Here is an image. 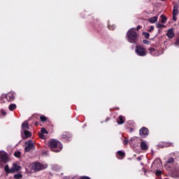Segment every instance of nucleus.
Here are the masks:
<instances>
[{
	"label": "nucleus",
	"mask_w": 179,
	"mask_h": 179,
	"mask_svg": "<svg viewBox=\"0 0 179 179\" xmlns=\"http://www.w3.org/2000/svg\"><path fill=\"white\" fill-rule=\"evenodd\" d=\"M48 146L50 148H51L52 151L55 152V153H58V152H61V150H62V148H64V146L62 145V143L55 139H51L48 142Z\"/></svg>",
	"instance_id": "f257e3e1"
},
{
	"label": "nucleus",
	"mask_w": 179,
	"mask_h": 179,
	"mask_svg": "<svg viewBox=\"0 0 179 179\" xmlns=\"http://www.w3.org/2000/svg\"><path fill=\"white\" fill-rule=\"evenodd\" d=\"M127 37L129 43H136V38H138V34L135 32V29H130L127 33Z\"/></svg>",
	"instance_id": "f03ea898"
},
{
	"label": "nucleus",
	"mask_w": 179,
	"mask_h": 179,
	"mask_svg": "<svg viewBox=\"0 0 179 179\" xmlns=\"http://www.w3.org/2000/svg\"><path fill=\"white\" fill-rule=\"evenodd\" d=\"M159 169H162V162L160 161V159H157L154 161L151 166V171H152V173H155L156 170H159Z\"/></svg>",
	"instance_id": "7ed1b4c3"
},
{
	"label": "nucleus",
	"mask_w": 179,
	"mask_h": 179,
	"mask_svg": "<svg viewBox=\"0 0 179 179\" xmlns=\"http://www.w3.org/2000/svg\"><path fill=\"white\" fill-rule=\"evenodd\" d=\"M48 165L47 164H41L38 162H35L33 164L32 169L35 171H40V170H44L47 169Z\"/></svg>",
	"instance_id": "20e7f679"
},
{
	"label": "nucleus",
	"mask_w": 179,
	"mask_h": 179,
	"mask_svg": "<svg viewBox=\"0 0 179 179\" xmlns=\"http://www.w3.org/2000/svg\"><path fill=\"white\" fill-rule=\"evenodd\" d=\"M136 54H137V55H139L140 57H145L146 55V50H145V48L141 45H137L136 47Z\"/></svg>",
	"instance_id": "39448f33"
},
{
	"label": "nucleus",
	"mask_w": 179,
	"mask_h": 179,
	"mask_svg": "<svg viewBox=\"0 0 179 179\" xmlns=\"http://www.w3.org/2000/svg\"><path fill=\"white\" fill-rule=\"evenodd\" d=\"M16 96V94H15V92H8L7 94H2L1 95V97L3 99H6L8 100V101H13L15 100V97Z\"/></svg>",
	"instance_id": "423d86ee"
},
{
	"label": "nucleus",
	"mask_w": 179,
	"mask_h": 179,
	"mask_svg": "<svg viewBox=\"0 0 179 179\" xmlns=\"http://www.w3.org/2000/svg\"><path fill=\"white\" fill-rule=\"evenodd\" d=\"M26 147H25V152H30V150H32V149H34V143H33V141L29 140L25 143Z\"/></svg>",
	"instance_id": "0eeeda50"
},
{
	"label": "nucleus",
	"mask_w": 179,
	"mask_h": 179,
	"mask_svg": "<svg viewBox=\"0 0 179 179\" xmlns=\"http://www.w3.org/2000/svg\"><path fill=\"white\" fill-rule=\"evenodd\" d=\"M148 50L151 55H153L154 57H159V55H162V54L164 52L163 50L159 51L154 48H150Z\"/></svg>",
	"instance_id": "6e6552de"
},
{
	"label": "nucleus",
	"mask_w": 179,
	"mask_h": 179,
	"mask_svg": "<svg viewBox=\"0 0 179 179\" xmlns=\"http://www.w3.org/2000/svg\"><path fill=\"white\" fill-rule=\"evenodd\" d=\"M0 163H8V155L4 151L0 152Z\"/></svg>",
	"instance_id": "1a4fd4ad"
},
{
	"label": "nucleus",
	"mask_w": 179,
	"mask_h": 179,
	"mask_svg": "<svg viewBox=\"0 0 179 179\" xmlns=\"http://www.w3.org/2000/svg\"><path fill=\"white\" fill-rule=\"evenodd\" d=\"M139 134L141 138H146L149 135V129L146 127H143L140 129Z\"/></svg>",
	"instance_id": "9d476101"
},
{
	"label": "nucleus",
	"mask_w": 179,
	"mask_h": 179,
	"mask_svg": "<svg viewBox=\"0 0 179 179\" xmlns=\"http://www.w3.org/2000/svg\"><path fill=\"white\" fill-rule=\"evenodd\" d=\"M172 176L174 178H179V166L176 165L172 171Z\"/></svg>",
	"instance_id": "9b49d317"
},
{
	"label": "nucleus",
	"mask_w": 179,
	"mask_h": 179,
	"mask_svg": "<svg viewBox=\"0 0 179 179\" xmlns=\"http://www.w3.org/2000/svg\"><path fill=\"white\" fill-rule=\"evenodd\" d=\"M21 136L22 139H27V138L31 136V132L27 130L21 131Z\"/></svg>",
	"instance_id": "f8f14e48"
},
{
	"label": "nucleus",
	"mask_w": 179,
	"mask_h": 179,
	"mask_svg": "<svg viewBox=\"0 0 179 179\" xmlns=\"http://www.w3.org/2000/svg\"><path fill=\"white\" fill-rule=\"evenodd\" d=\"M178 15V5H175L173 10V20H177V15Z\"/></svg>",
	"instance_id": "ddd939ff"
},
{
	"label": "nucleus",
	"mask_w": 179,
	"mask_h": 179,
	"mask_svg": "<svg viewBox=\"0 0 179 179\" xmlns=\"http://www.w3.org/2000/svg\"><path fill=\"white\" fill-rule=\"evenodd\" d=\"M20 170V166L16 164H13L11 168V174H13V173H17V171H19Z\"/></svg>",
	"instance_id": "4468645a"
},
{
	"label": "nucleus",
	"mask_w": 179,
	"mask_h": 179,
	"mask_svg": "<svg viewBox=\"0 0 179 179\" xmlns=\"http://www.w3.org/2000/svg\"><path fill=\"white\" fill-rule=\"evenodd\" d=\"M30 129V127H29V122L27 121H24L21 126V131H27Z\"/></svg>",
	"instance_id": "2eb2a0df"
},
{
	"label": "nucleus",
	"mask_w": 179,
	"mask_h": 179,
	"mask_svg": "<svg viewBox=\"0 0 179 179\" xmlns=\"http://www.w3.org/2000/svg\"><path fill=\"white\" fill-rule=\"evenodd\" d=\"M174 31L173 30V29H170L168 30L167 33H166V36L169 38H173V37H174Z\"/></svg>",
	"instance_id": "dca6fc26"
},
{
	"label": "nucleus",
	"mask_w": 179,
	"mask_h": 179,
	"mask_svg": "<svg viewBox=\"0 0 179 179\" xmlns=\"http://www.w3.org/2000/svg\"><path fill=\"white\" fill-rule=\"evenodd\" d=\"M117 159H121L125 157V152L121 150L117 151Z\"/></svg>",
	"instance_id": "f3484780"
},
{
	"label": "nucleus",
	"mask_w": 179,
	"mask_h": 179,
	"mask_svg": "<svg viewBox=\"0 0 179 179\" xmlns=\"http://www.w3.org/2000/svg\"><path fill=\"white\" fill-rule=\"evenodd\" d=\"M141 148L142 149V150H148V144H146L145 141H142L141 143Z\"/></svg>",
	"instance_id": "a211bd4d"
},
{
	"label": "nucleus",
	"mask_w": 179,
	"mask_h": 179,
	"mask_svg": "<svg viewBox=\"0 0 179 179\" xmlns=\"http://www.w3.org/2000/svg\"><path fill=\"white\" fill-rule=\"evenodd\" d=\"M157 19H159V17L157 15L149 18V22L150 23H156L157 22Z\"/></svg>",
	"instance_id": "6ab92c4d"
},
{
	"label": "nucleus",
	"mask_w": 179,
	"mask_h": 179,
	"mask_svg": "<svg viewBox=\"0 0 179 179\" xmlns=\"http://www.w3.org/2000/svg\"><path fill=\"white\" fill-rule=\"evenodd\" d=\"M16 104L15 103H10L8 106V109L10 111H15V109L16 108Z\"/></svg>",
	"instance_id": "aec40b11"
},
{
	"label": "nucleus",
	"mask_w": 179,
	"mask_h": 179,
	"mask_svg": "<svg viewBox=\"0 0 179 179\" xmlns=\"http://www.w3.org/2000/svg\"><path fill=\"white\" fill-rule=\"evenodd\" d=\"M117 122L119 125H122V124H124V117H122V115H120L119 117V120H117Z\"/></svg>",
	"instance_id": "412c9836"
},
{
	"label": "nucleus",
	"mask_w": 179,
	"mask_h": 179,
	"mask_svg": "<svg viewBox=\"0 0 179 179\" xmlns=\"http://www.w3.org/2000/svg\"><path fill=\"white\" fill-rule=\"evenodd\" d=\"M4 171L6 173V174H11V169H9L8 165L5 166Z\"/></svg>",
	"instance_id": "4be33fe9"
},
{
	"label": "nucleus",
	"mask_w": 179,
	"mask_h": 179,
	"mask_svg": "<svg viewBox=\"0 0 179 179\" xmlns=\"http://www.w3.org/2000/svg\"><path fill=\"white\" fill-rule=\"evenodd\" d=\"M14 178L15 179H22V178H23V175H22V173L15 174V175H14Z\"/></svg>",
	"instance_id": "5701e85b"
},
{
	"label": "nucleus",
	"mask_w": 179,
	"mask_h": 179,
	"mask_svg": "<svg viewBox=\"0 0 179 179\" xmlns=\"http://www.w3.org/2000/svg\"><path fill=\"white\" fill-rule=\"evenodd\" d=\"M161 19H162L161 22L162 23H166V22H167V17H166V16H164L163 15H161Z\"/></svg>",
	"instance_id": "b1692460"
},
{
	"label": "nucleus",
	"mask_w": 179,
	"mask_h": 179,
	"mask_svg": "<svg viewBox=\"0 0 179 179\" xmlns=\"http://www.w3.org/2000/svg\"><path fill=\"white\" fill-rule=\"evenodd\" d=\"M156 27L157 29H162V27H164V25L163 24H160V22L157 23Z\"/></svg>",
	"instance_id": "393cba45"
},
{
	"label": "nucleus",
	"mask_w": 179,
	"mask_h": 179,
	"mask_svg": "<svg viewBox=\"0 0 179 179\" xmlns=\"http://www.w3.org/2000/svg\"><path fill=\"white\" fill-rule=\"evenodd\" d=\"M143 36H144L145 38H149V37H150V34L148 32H143Z\"/></svg>",
	"instance_id": "a878e982"
},
{
	"label": "nucleus",
	"mask_w": 179,
	"mask_h": 179,
	"mask_svg": "<svg viewBox=\"0 0 179 179\" xmlns=\"http://www.w3.org/2000/svg\"><path fill=\"white\" fill-rule=\"evenodd\" d=\"M40 120L42 121V122H45V121H47V117L44 115H42L41 116Z\"/></svg>",
	"instance_id": "bb28decb"
},
{
	"label": "nucleus",
	"mask_w": 179,
	"mask_h": 179,
	"mask_svg": "<svg viewBox=\"0 0 179 179\" xmlns=\"http://www.w3.org/2000/svg\"><path fill=\"white\" fill-rule=\"evenodd\" d=\"M155 174L156 176H162V171L159 170V169H155Z\"/></svg>",
	"instance_id": "cd10ccee"
},
{
	"label": "nucleus",
	"mask_w": 179,
	"mask_h": 179,
	"mask_svg": "<svg viewBox=\"0 0 179 179\" xmlns=\"http://www.w3.org/2000/svg\"><path fill=\"white\" fill-rule=\"evenodd\" d=\"M108 29H110V30H114L115 29V24H112V25H108Z\"/></svg>",
	"instance_id": "c85d7f7f"
},
{
	"label": "nucleus",
	"mask_w": 179,
	"mask_h": 179,
	"mask_svg": "<svg viewBox=\"0 0 179 179\" xmlns=\"http://www.w3.org/2000/svg\"><path fill=\"white\" fill-rule=\"evenodd\" d=\"M15 157H20V151H17L14 153Z\"/></svg>",
	"instance_id": "c756f323"
},
{
	"label": "nucleus",
	"mask_w": 179,
	"mask_h": 179,
	"mask_svg": "<svg viewBox=\"0 0 179 179\" xmlns=\"http://www.w3.org/2000/svg\"><path fill=\"white\" fill-rule=\"evenodd\" d=\"M174 162V159L173 158H169L167 161V164H170V163H173Z\"/></svg>",
	"instance_id": "7c9ffc66"
},
{
	"label": "nucleus",
	"mask_w": 179,
	"mask_h": 179,
	"mask_svg": "<svg viewBox=\"0 0 179 179\" xmlns=\"http://www.w3.org/2000/svg\"><path fill=\"white\" fill-rule=\"evenodd\" d=\"M1 115H3V117H5V115H6V111H5L4 109H1Z\"/></svg>",
	"instance_id": "2f4dec72"
},
{
	"label": "nucleus",
	"mask_w": 179,
	"mask_h": 179,
	"mask_svg": "<svg viewBox=\"0 0 179 179\" xmlns=\"http://www.w3.org/2000/svg\"><path fill=\"white\" fill-rule=\"evenodd\" d=\"M41 132L42 134H48V132L47 131V129H44V128H42Z\"/></svg>",
	"instance_id": "473e14b6"
},
{
	"label": "nucleus",
	"mask_w": 179,
	"mask_h": 179,
	"mask_svg": "<svg viewBox=\"0 0 179 179\" xmlns=\"http://www.w3.org/2000/svg\"><path fill=\"white\" fill-rule=\"evenodd\" d=\"M39 137L41 139H44V134L42 132L39 133Z\"/></svg>",
	"instance_id": "72a5a7b5"
},
{
	"label": "nucleus",
	"mask_w": 179,
	"mask_h": 179,
	"mask_svg": "<svg viewBox=\"0 0 179 179\" xmlns=\"http://www.w3.org/2000/svg\"><path fill=\"white\" fill-rule=\"evenodd\" d=\"M128 140H123V145H128Z\"/></svg>",
	"instance_id": "f704fd0d"
},
{
	"label": "nucleus",
	"mask_w": 179,
	"mask_h": 179,
	"mask_svg": "<svg viewBox=\"0 0 179 179\" xmlns=\"http://www.w3.org/2000/svg\"><path fill=\"white\" fill-rule=\"evenodd\" d=\"M143 43H144V44H150V42L147 40H143Z\"/></svg>",
	"instance_id": "c9c22d12"
},
{
	"label": "nucleus",
	"mask_w": 179,
	"mask_h": 179,
	"mask_svg": "<svg viewBox=\"0 0 179 179\" xmlns=\"http://www.w3.org/2000/svg\"><path fill=\"white\" fill-rule=\"evenodd\" d=\"M80 179H90V178L87 177V176H82L80 178Z\"/></svg>",
	"instance_id": "e433bc0d"
},
{
	"label": "nucleus",
	"mask_w": 179,
	"mask_h": 179,
	"mask_svg": "<svg viewBox=\"0 0 179 179\" xmlns=\"http://www.w3.org/2000/svg\"><path fill=\"white\" fill-rule=\"evenodd\" d=\"M154 29H155V27L151 26V27H150V29H149L148 31H152V30H154Z\"/></svg>",
	"instance_id": "4c0bfd02"
},
{
	"label": "nucleus",
	"mask_w": 179,
	"mask_h": 179,
	"mask_svg": "<svg viewBox=\"0 0 179 179\" xmlns=\"http://www.w3.org/2000/svg\"><path fill=\"white\" fill-rule=\"evenodd\" d=\"M176 155L178 157L177 159H179V152H177Z\"/></svg>",
	"instance_id": "58836bf2"
},
{
	"label": "nucleus",
	"mask_w": 179,
	"mask_h": 179,
	"mask_svg": "<svg viewBox=\"0 0 179 179\" xmlns=\"http://www.w3.org/2000/svg\"><path fill=\"white\" fill-rule=\"evenodd\" d=\"M62 138H66V135L63 134V135H62Z\"/></svg>",
	"instance_id": "ea45409f"
},
{
	"label": "nucleus",
	"mask_w": 179,
	"mask_h": 179,
	"mask_svg": "<svg viewBox=\"0 0 179 179\" xmlns=\"http://www.w3.org/2000/svg\"><path fill=\"white\" fill-rule=\"evenodd\" d=\"M142 159V158H141V157H138V158H137V160H141Z\"/></svg>",
	"instance_id": "a19ab883"
},
{
	"label": "nucleus",
	"mask_w": 179,
	"mask_h": 179,
	"mask_svg": "<svg viewBox=\"0 0 179 179\" xmlns=\"http://www.w3.org/2000/svg\"><path fill=\"white\" fill-rule=\"evenodd\" d=\"M139 29H141V27H140V26H138V27H137V30H139Z\"/></svg>",
	"instance_id": "79ce46f5"
},
{
	"label": "nucleus",
	"mask_w": 179,
	"mask_h": 179,
	"mask_svg": "<svg viewBox=\"0 0 179 179\" xmlns=\"http://www.w3.org/2000/svg\"><path fill=\"white\" fill-rule=\"evenodd\" d=\"M108 120H110V119H109V118H107V119H106V121H108Z\"/></svg>",
	"instance_id": "37998d69"
},
{
	"label": "nucleus",
	"mask_w": 179,
	"mask_h": 179,
	"mask_svg": "<svg viewBox=\"0 0 179 179\" xmlns=\"http://www.w3.org/2000/svg\"><path fill=\"white\" fill-rule=\"evenodd\" d=\"M130 141H134V138H131Z\"/></svg>",
	"instance_id": "c03bdc74"
},
{
	"label": "nucleus",
	"mask_w": 179,
	"mask_h": 179,
	"mask_svg": "<svg viewBox=\"0 0 179 179\" xmlns=\"http://www.w3.org/2000/svg\"><path fill=\"white\" fill-rule=\"evenodd\" d=\"M161 1H164V0H161Z\"/></svg>",
	"instance_id": "a18cd8bd"
}]
</instances>
